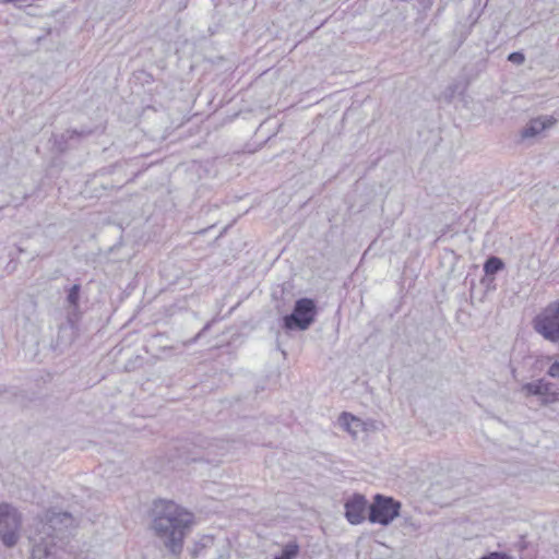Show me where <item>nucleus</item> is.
<instances>
[{
  "mask_svg": "<svg viewBox=\"0 0 559 559\" xmlns=\"http://www.w3.org/2000/svg\"><path fill=\"white\" fill-rule=\"evenodd\" d=\"M150 527L169 555L179 559L185 539L195 523L194 514L174 500L157 498L148 510Z\"/></svg>",
  "mask_w": 559,
  "mask_h": 559,
  "instance_id": "f257e3e1",
  "label": "nucleus"
},
{
  "mask_svg": "<svg viewBox=\"0 0 559 559\" xmlns=\"http://www.w3.org/2000/svg\"><path fill=\"white\" fill-rule=\"evenodd\" d=\"M74 525V518L68 511L50 508L38 516L34 540V557L37 554L55 555V549L62 548L69 537V528Z\"/></svg>",
  "mask_w": 559,
  "mask_h": 559,
  "instance_id": "f03ea898",
  "label": "nucleus"
},
{
  "mask_svg": "<svg viewBox=\"0 0 559 559\" xmlns=\"http://www.w3.org/2000/svg\"><path fill=\"white\" fill-rule=\"evenodd\" d=\"M319 313L318 304L309 297L298 298L290 313L280 319V326L286 333L294 331H307L317 319Z\"/></svg>",
  "mask_w": 559,
  "mask_h": 559,
  "instance_id": "7ed1b4c3",
  "label": "nucleus"
},
{
  "mask_svg": "<svg viewBox=\"0 0 559 559\" xmlns=\"http://www.w3.org/2000/svg\"><path fill=\"white\" fill-rule=\"evenodd\" d=\"M21 512L10 503H0V540L5 548H14L20 540Z\"/></svg>",
  "mask_w": 559,
  "mask_h": 559,
  "instance_id": "20e7f679",
  "label": "nucleus"
},
{
  "mask_svg": "<svg viewBox=\"0 0 559 559\" xmlns=\"http://www.w3.org/2000/svg\"><path fill=\"white\" fill-rule=\"evenodd\" d=\"M402 503L391 496L376 493L369 508L368 521L371 524L389 526L401 514Z\"/></svg>",
  "mask_w": 559,
  "mask_h": 559,
  "instance_id": "39448f33",
  "label": "nucleus"
},
{
  "mask_svg": "<svg viewBox=\"0 0 559 559\" xmlns=\"http://www.w3.org/2000/svg\"><path fill=\"white\" fill-rule=\"evenodd\" d=\"M532 326L546 341L559 344V299L536 314L532 320Z\"/></svg>",
  "mask_w": 559,
  "mask_h": 559,
  "instance_id": "423d86ee",
  "label": "nucleus"
},
{
  "mask_svg": "<svg viewBox=\"0 0 559 559\" xmlns=\"http://www.w3.org/2000/svg\"><path fill=\"white\" fill-rule=\"evenodd\" d=\"M370 503L361 493H354L344 503V514L352 525H358L368 520Z\"/></svg>",
  "mask_w": 559,
  "mask_h": 559,
  "instance_id": "0eeeda50",
  "label": "nucleus"
},
{
  "mask_svg": "<svg viewBox=\"0 0 559 559\" xmlns=\"http://www.w3.org/2000/svg\"><path fill=\"white\" fill-rule=\"evenodd\" d=\"M64 292V310L70 320H81L83 310L81 309L82 286L79 283L67 285Z\"/></svg>",
  "mask_w": 559,
  "mask_h": 559,
  "instance_id": "6e6552de",
  "label": "nucleus"
},
{
  "mask_svg": "<svg viewBox=\"0 0 559 559\" xmlns=\"http://www.w3.org/2000/svg\"><path fill=\"white\" fill-rule=\"evenodd\" d=\"M522 391L527 395L539 396L544 404H549L558 401V394L552 391V383L545 379H538L532 382H526L522 385Z\"/></svg>",
  "mask_w": 559,
  "mask_h": 559,
  "instance_id": "1a4fd4ad",
  "label": "nucleus"
},
{
  "mask_svg": "<svg viewBox=\"0 0 559 559\" xmlns=\"http://www.w3.org/2000/svg\"><path fill=\"white\" fill-rule=\"evenodd\" d=\"M93 134V130L88 128L68 129L59 135H53V148L59 153L63 154L70 150L71 141L81 142L83 139Z\"/></svg>",
  "mask_w": 559,
  "mask_h": 559,
  "instance_id": "9d476101",
  "label": "nucleus"
},
{
  "mask_svg": "<svg viewBox=\"0 0 559 559\" xmlns=\"http://www.w3.org/2000/svg\"><path fill=\"white\" fill-rule=\"evenodd\" d=\"M81 320H70L69 316H66V322L60 324L57 343L60 346H70L79 333V323Z\"/></svg>",
  "mask_w": 559,
  "mask_h": 559,
  "instance_id": "9b49d317",
  "label": "nucleus"
},
{
  "mask_svg": "<svg viewBox=\"0 0 559 559\" xmlns=\"http://www.w3.org/2000/svg\"><path fill=\"white\" fill-rule=\"evenodd\" d=\"M177 450L178 456L186 463L207 461L204 448L194 442H185Z\"/></svg>",
  "mask_w": 559,
  "mask_h": 559,
  "instance_id": "f8f14e48",
  "label": "nucleus"
},
{
  "mask_svg": "<svg viewBox=\"0 0 559 559\" xmlns=\"http://www.w3.org/2000/svg\"><path fill=\"white\" fill-rule=\"evenodd\" d=\"M555 120L538 117L530 120L521 130L522 140L533 139L549 128Z\"/></svg>",
  "mask_w": 559,
  "mask_h": 559,
  "instance_id": "ddd939ff",
  "label": "nucleus"
},
{
  "mask_svg": "<svg viewBox=\"0 0 559 559\" xmlns=\"http://www.w3.org/2000/svg\"><path fill=\"white\" fill-rule=\"evenodd\" d=\"M340 426L349 432L353 437L357 436L359 429H362L364 423L350 413L343 412L338 417Z\"/></svg>",
  "mask_w": 559,
  "mask_h": 559,
  "instance_id": "4468645a",
  "label": "nucleus"
},
{
  "mask_svg": "<svg viewBox=\"0 0 559 559\" xmlns=\"http://www.w3.org/2000/svg\"><path fill=\"white\" fill-rule=\"evenodd\" d=\"M504 269V261L497 255H489L483 264V271L486 275L496 276L499 272L503 271Z\"/></svg>",
  "mask_w": 559,
  "mask_h": 559,
  "instance_id": "2eb2a0df",
  "label": "nucleus"
},
{
  "mask_svg": "<svg viewBox=\"0 0 559 559\" xmlns=\"http://www.w3.org/2000/svg\"><path fill=\"white\" fill-rule=\"evenodd\" d=\"M300 554V546L296 540H289L287 544H285L282 548V551L280 555L274 556V558H281V559H295Z\"/></svg>",
  "mask_w": 559,
  "mask_h": 559,
  "instance_id": "dca6fc26",
  "label": "nucleus"
},
{
  "mask_svg": "<svg viewBox=\"0 0 559 559\" xmlns=\"http://www.w3.org/2000/svg\"><path fill=\"white\" fill-rule=\"evenodd\" d=\"M214 543L213 537L203 536L201 539L193 543L192 548L189 549V552L193 559L198 558L204 549L210 548Z\"/></svg>",
  "mask_w": 559,
  "mask_h": 559,
  "instance_id": "f3484780",
  "label": "nucleus"
},
{
  "mask_svg": "<svg viewBox=\"0 0 559 559\" xmlns=\"http://www.w3.org/2000/svg\"><path fill=\"white\" fill-rule=\"evenodd\" d=\"M480 284L485 287L486 293L497 289L496 276L493 275H486L484 273V276L480 278Z\"/></svg>",
  "mask_w": 559,
  "mask_h": 559,
  "instance_id": "a211bd4d",
  "label": "nucleus"
},
{
  "mask_svg": "<svg viewBox=\"0 0 559 559\" xmlns=\"http://www.w3.org/2000/svg\"><path fill=\"white\" fill-rule=\"evenodd\" d=\"M508 61L513 64L521 66L525 62V55L522 51H513L508 55Z\"/></svg>",
  "mask_w": 559,
  "mask_h": 559,
  "instance_id": "6ab92c4d",
  "label": "nucleus"
},
{
  "mask_svg": "<svg viewBox=\"0 0 559 559\" xmlns=\"http://www.w3.org/2000/svg\"><path fill=\"white\" fill-rule=\"evenodd\" d=\"M479 559H513V557L503 551H490Z\"/></svg>",
  "mask_w": 559,
  "mask_h": 559,
  "instance_id": "aec40b11",
  "label": "nucleus"
},
{
  "mask_svg": "<svg viewBox=\"0 0 559 559\" xmlns=\"http://www.w3.org/2000/svg\"><path fill=\"white\" fill-rule=\"evenodd\" d=\"M40 392H32L31 394L27 393L26 390H21L20 392L14 391L12 392V395L17 397L22 396L23 399H27L28 401H34L39 397Z\"/></svg>",
  "mask_w": 559,
  "mask_h": 559,
  "instance_id": "412c9836",
  "label": "nucleus"
},
{
  "mask_svg": "<svg viewBox=\"0 0 559 559\" xmlns=\"http://www.w3.org/2000/svg\"><path fill=\"white\" fill-rule=\"evenodd\" d=\"M547 374L551 378H559V357L550 365Z\"/></svg>",
  "mask_w": 559,
  "mask_h": 559,
  "instance_id": "4be33fe9",
  "label": "nucleus"
},
{
  "mask_svg": "<svg viewBox=\"0 0 559 559\" xmlns=\"http://www.w3.org/2000/svg\"><path fill=\"white\" fill-rule=\"evenodd\" d=\"M211 328V322H207L202 330L194 336L192 343L197 342L209 329Z\"/></svg>",
  "mask_w": 559,
  "mask_h": 559,
  "instance_id": "5701e85b",
  "label": "nucleus"
},
{
  "mask_svg": "<svg viewBox=\"0 0 559 559\" xmlns=\"http://www.w3.org/2000/svg\"><path fill=\"white\" fill-rule=\"evenodd\" d=\"M50 556H45L44 554H37L34 557V549L32 550V559H48Z\"/></svg>",
  "mask_w": 559,
  "mask_h": 559,
  "instance_id": "b1692460",
  "label": "nucleus"
},
{
  "mask_svg": "<svg viewBox=\"0 0 559 559\" xmlns=\"http://www.w3.org/2000/svg\"><path fill=\"white\" fill-rule=\"evenodd\" d=\"M49 34H51V28H47L45 35L38 36L37 41H41Z\"/></svg>",
  "mask_w": 559,
  "mask_h": 559,
  "instance_id": "393cba45",
  "label": "nucleus"
},
{
  "mask_svg": "<svg viewBox=\"0 0 559 559\" xmlns=\"http://www.w3.org/2000/svg\"><path fill=\"white\" fill-rule=\"evenodd\" d=\"M7 392H9L8 389L3 384H0V396Z\"/></svg>",
  "mask_w": 559,
  "mask_h": 559,
  "instance_id": "a878e982",
  "label": "nucleus"
},
{
  "mask_svg": "<svg viewBox=\"0 0 559 559\" xmlns=\"http://www.w3.org/2000/svg\"><path fill=\"white\" fill-rule=\"evenodd\" d=\"M474 287H475V281H474V280H472V281H471V290H473V288H474Z\"/></svg>",
  "mask_w": 559,
  "mask_h": 559,
  "instance_id": "bb28decb",
  "label": "nucleus"
},
{
  "mask_svg": "<svg viewBox=\"0 0 559 559\" xmlns=\"http://www.w3.org/2000/svg\"><path fill=\"white\" fill-rule=\"evenodd\" d=\"M449 90H451V94H453L454 91H455V87L454 86H449Z\"/></svg>",
  "mask_w": 559,
  "mask_h": 559,
  "instance_id": "cd10ccee",
  "label": "nucleus"
},
{
  "mask_svg": "<svg viewBox=\"0 0 559 559\" xmlns=\"http://www.w3.org/2000/svg\"><path fill=\"white\" fill-rule=\"evenodd\" d=\"M274 559H281V558H274Z\"/></svg>",
  "mask_w": 559,
  "mask_h": 559,
  "instance_id": "c85d7f7f",
  "label": "nucleus"
}]
</instances>
